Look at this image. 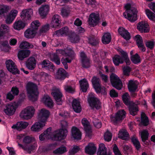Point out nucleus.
<instances>
[{
	"mask_svg": "<svg viewBox=\"0 0 155 155\" xmlns=\"http://www.w3.org/2000/svg\"><path fill=\"white\" fill-rule=\"evenodd\" d=\"M16 108V106L15 104L11 103L5 106L4 111L6 114L11 116L15 113Z\"/></svg>",
	"mask_w": 155,
	"mask_h": 155,
	"instance_id": "2eb2a0df",
	"label": "nucleus"
},
{
	"mask_svg": "<svg viewBox=\"0 0 155 155\" xmlns=\"http://www.w3.org/2000/svg\"><path fill=\"white\" fill-rule=\"evenodd\" d=\"M107 148L104 143H100L99 144L97 155H110L109 153H107Z\"/></svg>",
	"mask_w": 155,
	"mask_h": 155,
	"instance_id": "58836bf2",
	"label": "nucleus"
},
{
	"mask_svg": "<svg viewBox=\"0 0 155 155\" xmlns=\"http://www.w3.org/2000/svg\"><path fill=\"white\" fill-rule=\"evenodd\" d=\"M33 47V45L26 41L22 42L19 45V48L21 49L32 48Z\"/></svg>",
	"mask_w": 155,
	"mask_h": 155,
	"instance_id": "3c124183",
	"label": "nucleus"
},
{
	"mask_svg": "<svg viewBox=\"0 0 155 155\" xmlns=\"http://www.w3.org/2000/svg\"><path fill=\"white\" fill-rule=\"evenodd\" d=\"M112 135L111 133L109 131H107L104 134V137L105 140L109 142L111 140Z\"/></svg>",
	"mask_w": 155,
	"mask_h": 155,
	"instance_id": "052dcab7",
	"label": "nucleus"
},
{
	"mask_svg": "<svg viewBox=\"0 0 155 155\" xmlns=\"http://www.w3.org/2000/svg\"><path fill=\"white\" fill-rule=\"evenodd\" d=\"M35 139L31 136H26L24 138L23 142L25 143H29L35 141Z\"/></svg>",
	"mask_w": 155,
	"mask_h": 155,
	"instance_id": "4d7b16f0",
	"label": "nucleus"
},
{
	"mask_svg": "<svg viewBox=\"0 0 155 155\" xmlns=\"http://www.w3.org/2000/svg\"><path fill=\"white\" fill-rule=\"evenodd\" d=\"M11 9L9 6L0 5V15L7 13Z\"/></svg>",
	"mask_w": 155,
	"mask_h": 155,
	"instance_id": "de8ad7c7",
	"label": "nucleus"
},
{
	"mask_svg": "<svg viewBox=\"0 0 155 155\" xmlns=\"http://www.w3.org/2000/svg\"><path fill=\"white\" fill-rule=\"evenodd\" d=\"M67 151L65 147L62 146L54 150L53 153L56 154H61L66 152Z\"/></svg>",
	"mask_w": 155,
	"mask_h": 155,
	"instance_id": "a18cd8bd",
	"label": "nucleus"
},
{
	"mask_svg": "<svg viewBox=\"0 0 155 155\" xmlns=\"http://www.w3.org/2000/svg\"><path fill=\"white\" fill-rule=\"evenodd\" d=\"M138 84V82L136 81H129L128 84L129 91L131 92H134L137 88Z\"/></svg>",
	"mask_w": 155,
	"mask_h": 155,
	"instance_id": "72a5a7b5",
	"label": "nucleus"
},
{
	"mask_svg": "<svg viewBox=\"0 0 155 155\" xmlns=\"http://www.w3.org/2000/svg\"><path fill=\"white\" fill-rule=\"evenodd\" d=\"M30 51L28 50H21L18 53V56L19 59L22 60L28 57L30 54Z\"/></svg>",
	"mask_w": 155,
	"mask_h": 155,
	"instance_id": "f704fd0d",
	"label": "nucleus"
},
{
	"mask_svg": "<svg viewBox=\"0 0 155 155\" xmlns=\"http://www.w3.org/2000/svg\"><path fill=\"white\" fill-rule=\"evenodd\" d=\"M131 141L137 150H139L140 147V144L137 139L135 137L131 138Z\"/></svg>",
	"mask_w": 155,
	"mask_h": 155,
	"instance_id": "bf43d9fd",
	"label": "nucleus"
},
{
	"mask_svg": "<svg viewBox=\"0 0 155 155\" xmlns=\"http://www.w3.org/2000/svg\"><path fill=\"white\" fill-rule=\"evenodd\" d=\"M51 128L49 127L48 128L43 134L39 136V139L41 141L45 140L52 139L56 140L55 139V134H53L51 132Z\"/></svg>",
	"mask_w": 155,
	"mask_h": 155,
	"instance_id": "ddd939ff",
	"label": "nucleus"
},
{
	"mask_svg": "<svg viewBox=\"0 0 155 155\" xmlns=\"http://www.w3.org/2000/svg\"><path fill=\"white\" fill-rule=\"evenodd\" d=\"M81 123L84 127L86 136L89 137H91V136L92 130L89 122L86 118H84L81 120Z\"/></svg>",
	"mask_w": 155,
	"mask_h": 155,
	"instance_id": "f3484780",
	"label": "nucleus"
},
{
	"mask_svg": "<svg viewBox=\"0 0 155 155\" xmlns=\"http://www.w3.org/2000/svg\"><path fill=\"white\" fill-rule=\"evenodd\" d=\"M46 124L41 120L35 123L31 127V130L34 132H38L41 130Z\"/></svg>",
	"mask_w": 155,
	"mask_h": 155,
	"instance_id": "a211bd4d",
	"label": "nucleus"
},
{
	"mask_svg": "<svg viewBox=\"0 0 155 155\" xmlns=\"http://www.w3.org/2000/svg\"><path fill=\"white\" fill-rule=\"evenodd\" d=\"M25 26V23L21 20L15 21L13 25L14 29L18 30L23 29Z\"/></svg>",
	"mask_w": 155,
	"mask_h": 155,
	"instance_id": "ea45409f",
	"label": "nucleus"
},
{
	"mask_svg": "<svg viewBox=\"0 0 155 155\" xmlns=\"http://www.w3.org/2000/svg\"><path fill=\"white\" fill-rule=\"evenodd\" d=\"M123 101L124 103L127 105H129L130 104V97L127 93L124 94L122 97Z\"/></svg>",
	"mask_w": 155,
	"mask_h": 155,
	"instance_id": "603ef678",
	"label": "nucleus"
},
{
	"mask_svg": "<svg viewBox=\"0 0 155 155\" xmlns=\"http://www.w3.org/2000/svg\"><path fill=\"white\" fill-rule=\"evenodd\" d=\"M74 54V51L71 49H67L65 50L61 49L56 50L55 53L52 54L50 55V60L54 62L57 64L59 65L60 64V58L59 56L61 55H63L65 56H69L71 58H62L61 60L62 63L66 69L68 68L67 63H70L72 59L71 57Z\"/></svg>",
	"mask_w": 155,
	"mask_h": 155,
	"instance_id": "f257e3e1",
	"label": "nucleus"
},
{
	"mask_svg": "<svg viewBox=\"0 0 155 155\" xmlns=\"http://www.w3.org/2000/svg\"><path fill=\"white\" fill-rule=\"evenodd\" d=\"M119 34L126 40H129L130 38L129 33L123 27H120L118 29Z\"/></svg>",
	"mask_w": 155,
	"mask_h": 155,
	"instance_id": "473e14b6",
	"label": "nucleus"
},
{
	"mask_svg": "<svg viewBox=\"0 0 155 155\" xmlns=\"http://www.w3.org/2000/svg\"><path fill=\"white\" fill-rule=\"evenodd\" d=\"M50 113V111L45 108H42L38 110V119L46 124Z\"/></svg>",
	"mask_w": 155,
	"mask_h": 155,
	"instance_id": "6e6552de",
	"label": "nucleus"
},
{
	"mask_svg": "<svg viewBox=\"0 0 155 155\" xmlns=\"http://www.w3.org/2000/svg\"><path fill=\"white\" fill-rule=\"evenodd\" d=\"M40 25L41 23L38 21L35 20L31 23L30 28L37 32V30Z\"/></svg>",
	"mask_w": 155,
	"mask_h": 155,
	"instance_id": "c03bdc74",
	"label": "nucleus"
},
{
	"mask_svg": "<svg viewBox=\"0 0 155 155\" xmlns=\"http://www.w3.org/2000/svg\"><path fill=\"white\" fill-rule=\"evenodd\" d=\"M62 129L55 132V139L57 140H61L65 138L67 134L68 131L66 127L68 126L67 122L64 120L61 122Z\"/></svg>",
	"mask_w": 155,
	"mask_h": 155,
	"instance_id": "20e7f679",
	"label": "nucleus"
},
{
	"mask_svg": "<svg viewBox=\"0 0 155 155\" xmlns=\"http://www.w3.org/2000/svg\"><path fill=\"white\" fill-rule=\"evenodd\" d=\"M146 14L150 20L155 21V14L148 9L145 10Z\"/></svg>",
	"mask_w": 155,
	"mask_h": 155,
	"instance_id": "6e6d98bb",
	"label": "nucleus"
},
{
	"mask_svg": "<svg viewBox=\"0 0 155 155\" xmlns=\"http://www.w3.org/2000/svg\"><path fill=\"white\" fill-rule=\"evenodd\" d=\"M26 89L29 99L33 101L37 100L39 94L37 85L33 83L29 82L27 84Z\"/></svg>",
	"mask_w": 155,
	"mask_h": 155,
	"instance_id": "f03ea898",
	"label": "nucleus"
},
{
	"mask_svg": "<svg viewBox=\"0 0 155 155\" xmlns=\"http://www.w3.org/2000/svg\"><path fill=\"white\" fill-rule=\"evenodd\" d=\"M64 88L66 91L69 93H72L74 91V88L69 85H64Z\"/></svg>",
	"mask_w": 155,
	"mask_h": 155,
	"instance_id": "0e129e2a",
	"label": "nucleus"
},
{
	"mask_svg": "<svg viewBox=\"0 0 155 155\" xmlns=\"http://www.w3.org/2000/svg\"><path fill=\"white\" fill-rule=\"evenodd\" d=\"M131 59L132 62L135 64H137L140 62V57L137 54L132 55Z\"/></svg>",
	"mask_w": 155,
	"mask_h": 155,
	"instance_id": "5fc2aeb1",
	"label": "nucleus"
},
{
	"mask_svg": "<svg viewBox=\"0 0 155 155\" xmlns=\"http://www.w3.org/2000/svg\"><path fill=\"white\" fill-rule=\"evenodd\" d=\"M111 83L113 87L120 90L122 86V84L119 77L115 74L112 73L110 75Z\"/></svg>",
	"mask_w": 155,
	"mask_h": 155,
	"instance_id": "1a4fd4ad",
	"label": "nucleus"
},
{
	"mask_svg": "<svg viewBox=\"0 0 155 155\" xmlns=\"http://www.w3.org/2000/svg\"><path fill=\"white\" fill-rule=\"evenodd\" d=\"M80 57L82 67L84 68L89 67L90 66L89 59L83 52L80 53Z\"/></svg>",
	"mask_w": 155,
	"mask_h": 155,
	"instance_id": "6ab92c4d",
	"label": "nucleus"
},
{
	"mask_svg": "<svg viewBox=\"0 0 155 155\" xmlns=\"http://www.w3.org/2000/svg\"><path fill=\"white\" fill-rule=\"evenodd\" d=\"M49 9V7L48 5H42L38 9L39 13L41 16L45 17L48 14Z\"/></svg>",
	"mask_w": 155,
	"mask_h": 155,
	"instance_id": "2f4dec72",
	"label": "nucleus"
},
{
	"mask_svg": "<svg viewBox=\"0 0 155 155\" xmlns=\"http://www.w3.org/2000/svg\"><path fill=\"white\" fill-rule=\"evenodd\" d=\"M68 28L67 27H65L54 32L53 33V35L57 36H65L68 35Z\"/></svg>",
	"mask_w": 155,
	"mask_h": 155,
	"instance_id": "393cba45",
	"label": "nucleus"
},
{
	"mask_svg": "<svg viewBox=\"0 0 155 155\" xmlns=\"http://www.w3.org/2000/svg\"><path fill=\"white\" fill-rule=\"evenodd\" d=\"M98 20L99 17L98 15L94 13H92L90 15L88 21L89 24L93 26L96 25Z\"/></svg>",
	"mask_w": 155,
	"mask_h": 155,
	"instance_id": "a878e982",
	"label": "nucleus"
},
{
	"mask_svg": "<svg viewBox=\"0 0 155 155\" xmlns=\"http://www.w3.org/2000/svg\"><path fill=\"white\" fill-rule=\"evenodd\" d=\"M69 39L72 43H77L79 40V38L78 36L69 37Z\"/></svg>",
	"mask_w": 155,
	"mask_h": 155,
	"instance_id": "774afa93",
	"label": "nucleus"
},
{
	"mask_svg": "<svg viewBox=\"0 0 155 155\" xmlns=\"http://www.w3.org/2000/svg\"><path fill=\"white\" fill-rule=\"evenodd\" d=\"M129 136V134L125 129H122L119 130L118 134V137L123 140L127 139Z\"/></svg>",
	"mask_w": 155,
	"mask_h": 155,
	"instance_id": "a19ab883",
	"label": "nucleus"
},
{
	"mask_svg": "<svg viewBox=\"0 0 155 155\" xmlns=\"http://www.w3.org/2000/svg\"><path fill=\"white\" fill-rule=\"evenodd\" d=\"M91 81L97 93H101L104 95L106 94L107 92L105 88L104 87H101L100 80L99 78L94 77L93 78Z\"/></svg>",
	"mask_w": 155,
	"mask_h": 155,
	"instance_id": "423d86ee",
	"label": "nucleus"
},
{
	"mask_svg": "<svg viewBox=\"0 0 155 155\" xmlns=\"http://www.w3.org/2000/svg\"><path fill=\"white\" fill-rule=\"evenodd\" d=\"M141 137L143 142H145L148 140L149 133L147 130H143L140 132Z\"/></svg>",
	"mask_w": 155,
	"mask_h": 155,
	"instance_id": "8fccbe9b",
	"label": "nucleus"
},
{
	"mask_svg": "<svg viewBox=\"0 0 155 155\" xmlns=\"http://www.w3.org/2000/svg\"><path fill=\"white\" fill-rule=\"evenodd\" d=\"M49 29V27L48 25H46L43 26L40 28L39 31L38 32V35H42L44 33L46 32Z\"/></svg>",
	"mask_w": 155,
	"mask_h": 155,
	"instance_id": "13d9d810",
	"label": "nucleus"
},
{
	"mask_svg": "<svg viewBox=\"0 0 155 155\" xmlns=\"http://www.w3.org/2000/svg\"><path fill=\"white\" fill-rule=\"evenodd\" d=\"M61 15L63 17H67L70 13V11L68 9L62 8L61 10Z\"/></svg>",
	"mask_w": 155,
	"mask_h": 155,
	"instance_id": "680f3d73",
	"label": "nucleus"
},
{
	"mask_svg": "<svg viewBox=\"0 0 155 155\" xmlns=\"http://www.w3.org/2000/svg\"><path fill=\"white\" fill-rule=\"evenodd\" d=\"M51 95L53 96L58 105H61L62 103L61 98L62 94L59 89L54 87L52 89Z\"/></svg>",
	"mask_w": 155,
	"mask_h": 155,
	"instance_id": "9b49d317",
	"label": "nucleus"
},
{
	"mask_svg": "<svg viewBox=\"0 0 155 155\" xmlns=\"http://www.w3.org/2000/svg\"><path fill=\"white\" fill-rule=\"evenodd\" d=\"M61 17L58 15H54L51 23V26L52 28H56L61 23Z\"/></svg>",
	"mask_w": 155,
	"mask_h": 155,
	"instance_id": "4be33fe9",
	"label": "nucleus"
},
{
	"mask_svg": "<svg viewBox=\"0 0 155 155\" xmlns=\"http://www.w3.org/2000/svg\"><path fill=\"white\" fill-rule=\"evenodd\" d=\"M71 134V137L75 140H79L81 139V132L78 129L75 127L72 128Z\"/></svg>",
	"mask_w": 155,
	"mask_h": 155,
	"instance_id": "b1692460",
	"label": "nucleus"
},
{
	"mask_svg": "<svg viewBox=\"0 0 155 155\" xmlns=\"http://www.w3.org/2000/svg\"><path fill=\"white\" fill-rule=\"evenodd\" d=\"M35 112V110L33 107L28 106L21 111L20 117L23 119L28 120L33 117Z\"/></svg>",
	"mask_w": 155,
	"mask_h": 155,
	"instance_id": "39448f33",
	"label": "nucleus"
},
{
	"mask_svg": "<svg viewBox=\"0 0 155 155\" xmlns=\"http://www.w3.org/2000/svg\"><path fill=\"white\" fill-rule=\"evenodd\" d=\"M126 9L125 12L123 14L125 18L131 22H134L137 19V11L134 8L131 7L130 5L127 4L125 5Z\"/></svg>",
	"mask_w": 155,
	"mask_h": 155,
	"instance_id": "7ed1b4c3",
	"label": "nucleus"
},
{
	"mask_svg": "<svg viewBox=\"0 0 155 155\" xmlns=\"http://www.w3.org/2000/svg\"><path fill=\"white\" fill-rule=\"evenodd\" d=\"M5 64L7 69L10 72L15 74L19 73V71L18 70L16 65L12 60H8L7 61Z\"/></svg>",
	"mask_w": 155,
	"mask_h": 155,
	"instance_id": "4468645a",
	"label": "nucleus"
},
{
	"mask_svg": "<svg viewBox=\"0 0 155 155\" xmlns=\"http://www.w3.org/2000/svg\"><path fill=\"white\" fill-rule=\"evenodd\" d=\"M123 70L124 74L126 76H128L131 71V68L127 66L124 68Z\"/></svg>",
	"mask_w": 155,
	"mask_h": 155,
	"instance_id": "338daca9",
	"label": "nucleus"
},
{
	"mask_svg": "<svg viewBox=\"0 0 155 155\" xmlns=\"http://www.w3.org/2000/svg\"><path fill=\"white\" fill-rule=\"evenodd\" d=\"M89 43L92 45H96L98 43V40L93 38H90L89 39Z\"/></svg>",
	"mask_w": 155,
	"mask_h": 155,
	"instance_id": "e2e57ef3",
	"label": "nucleus"
},
{
	"mask_svg": "<svg viewBox=\"0 0 155 155\" xmlns=\"http://www.w3.org/2000/svg\"><path fill=\"white\" fill-rule=\"evenodd\" d=\"M113 62L115 65L118 66L120 64L123 63V58L120 56L116 55L113 58Z\"/></svg>",
	"mask_w": 155,
	"mask_h": 155,
	"instance_id": "09e8293b",
	"label": "nucleus"
},
{
	"mask_svg": "<svg viewBox=\"0 0 155 155\" xmlns=\"http://www.w3.org/2000/svg\"><path fill=\"white\" fill-rule=\"evenodd\" d=\"M66 75V72L65 70L62 68H60L58 70L55 75V78L56 79L62 80L65 78Z\"/></svg>",
	"mask_w": 155,
	"mask_h": 155,
	"instance_id": "c756f323",
	"label": "nucleus"
},
{
	"mask_svg": "<svg viewBox=\"0 0 155 155\" xmlns=\"http://www.w3.org/2000/svg\"><path fill=\"white\" fill-rule=\"evenodd\" d=\"M38 32L30 28L27 29L25 32L24 35L25 38H33Z\"/></svg>",
	"mask_w": 155,
	"mask_h": 155,
	"instance_id": "e433bc0d",
	"label": "nucleus"
},
{
	"mask_svg": "<svg viewBox=\"0 0 155 155\" xmlns=\"http://www.w3.org/2000/svg\"><path fill=\"white\" fill-rule=\"evenodd\" d=\"M33 14V11L31 8L23 10L20 13L21 18L25 20H30Z\"/></svg>",
	"mask_w": 155,
	"mask_h": 155,
	"instance_id": "f8f14e48",
	"label": "nucleus"
},
{
	"mask_svg": "<svg viewBox=\"0 0 155 155\" xmlns=\"http://www.w3.org/2000/svg\"><path fill=\"white\" fill-rule=\"evenodd\" d=\"M111 36L109 33H105L102 38V41L104 44L109 43L111 40Z\"/></svg>",
	"mask_w": 155,
	"mask_h": 155,
	"instance_id": "37998d69",
	"label": "nucleus"
},
{
	"mask_svg": "<svg viewBox=\"0 0 155 155\" xmlns=\"http://www.w3.org/2000/svg\"><path fill=\"white\" fill-rule=\"evenodd\" d=\"M119 51L122 54V58L124 59L127 65H130V61L128 58L127 53L122 50L120 49Z\"/></svg>",
	"mask_w": 155,
	"mask_h": 155,
	"instance_id": "49530a36",
	"label": "nucleus"
},
{
	"mask_svg": "<svg viewBox=\"0 0 155 155\" xmlns=\"http://www.w3.org/2000/svg\"><path fill=\"white\" fill-rule=\"evenodd\" d=\"M126 114L124 110L118 111L116 113L114 117L111 118V121L114 124H116L125 117Z\"/></svg>",
	"mask_w": 155,
	"mask_h": 155,
	"instance_id": "9d476101",
	"label": "nucleus"
},
{
	"mask_svg": "<svg viewBox=\"0 0 155 155\" xmlns=\"http://www.w3.org/2000/svg\"><path fill=\"white\" fill-rule=\"evenodd\" d=\"M141 123L145 126H146L149 124L148 118L143 113H142L141 114Z\"/></svg>",
	"mask_w": 155,
	"mask_h": 155,
	"instance_id": "864d4df0",
	"label": "nucleus"
},
{
	"mask_svg": "<svg viewBox=\"0 0 155 155\" xmlns=\"http://www.w3.org/2000/svg\"><path fill=\"white\" fill-rule=\"evenodd\" d=\"M40 64L41 65L42 68L51 71L54 70V66L48 60H44L40 63Z\"/></svg>",
	"mask_w": 155,
	"mask_h": 155,
	"instance_id": "7c9ffc66",
	"label": "nucleus"
},
{
	"mask_svg": "<svg viewBox=\"0 0 155 155\" xmlns=\"http://www.w3.org/2000/svg\"><path fill=\"white\" fill-rule=\"evenodd\" d=\"M138 30L141 33H147L149 31L150 27L147 22L145 21H141L137 25Z\"/></svg>",
	"mask_w": 155,
	"mask_h": 155,
	"instance_id": "dca6fc26",
	"label": "nucleus"
},
{
	"mask_svg": "<svg viewBox=\"0 0 155 155\" xmlns=\"http://www.w3.org/2000/svg\"><path fill=\"white\" fill-rule=\"evenodd\" d=\"M28 125V122L26 121H21L17 122L15 124L13 125L12 128L20 131L26 128Z\"/></svg>",
	"mask_w": 155,
	"mask_h": 155,
	"instance_id": "412c9836",
	"label": "nucleus"
},
{
	"mask_svg": "<svg viewBox=\"0 0 155 155\" xmlns=\"http://www.w3.org/2000/svg\"><path fill=\"white\" fill-rule=\"evenodd\" d=\"M9 28L5 24H2L0 26V38L6 33L9 32Z\"/></svg>",
	"mask_w": 155,
	"mask_h": 155,
	"instance_id": "79ce46f5",
	"label": "nucleus"
},
{
	"mask_svg": "<svg viewBox=\"0 0 155 155\" xmlns=\"http://www.w3.org/2000/svg\"><path fill=\"white\" fill-rule=\"evenodd\" d=\"M72 107L76 113H80L82 110L80 101L76 99H74L72 103Z\"/></svg>",
	"mask_w": 155,
	"mask_h": 155,
	"instance_id": "c85d7f7f",
	"label": "nucleus"
},
{
	"mask_svg": "<svg viewBox=\"0 0 155 155\" xmlns=\"http://www.w3.org/2000/svg\"><path fill=\"white\" fill-rule=\"evenodd\" d=\"M88 101L91 107L93 109H99L101 107V103L99 100L96 97L94 93H91L89 95Z\"/></svg>",
	"mask_w": 155,
	"mask_h": 155,
	"instance_id": "0eeeda50",
	"label": "nucleus"
},
{
	"mask_svg": "<svg viewBox=\"0 0 155 155\" xmlns=\"http://www.w3.org/2000/svg\"><path fill=\"white\" fill-rule=\"evenodd\" d=\"M140 104V102L137 101L130 106L129 110L130 114L131 115L134 116L137 114V112L138 111V107L137 105Z\"/></svg>",
	"mask_w": 155,
	"mask_h": 155,
	"instance_id": "c9c22d12",
	"label": "nucleus"
},
{
	"mask_svg": "<svg viewBox=\"0 0 155 155\" xmlns=\"http://www.w3.org/2000/svg\"><path fill=\"white\" fill-rule=\"evenodd\" d=\"M80 150L79 147L76 145H74L73 148L70 151V153L71 154H73L77 153Z\"/></svg>",
	"mask_w": 155,
	"mask_h": 155,
	"instance_id": "69168bd1",
	"label": "nucleus"
},
{
	"mask_svg": "<svg viewBox=\"0 0 155 155\" xmlns=\"http://www.w3.org/2000/svg\"><path fill=\"white\" fill-rule=\"evenodd\" d=\"M96 149V147L94 144L92 143H90L85 147V151L86 153L92 155L95 153Z\"/></svg>",
	"mask_w": 155,
	"mask_h": 155,
	"instance_id": "aec40b11",
	"label": "nucleus"
},
{
	"mask_svg": "<svg viewBox=\"0 0 155 155\" xmlns=\"http://www.w3.org/2000/svg\"><path fill=\"white\" fill-rule=\"evenodd\" d=\"M79 83L82 91L84 92H86L89 87L87 81L85 78H84L80 80Z\"/></svg>",
	"mask_w": 155,
	"mask_h": 155,
	"instance_id": "4c0bfd02",
	"label": "nucleus"
},
{
	"mask_svg": "<svg viewBox=\"0 0 155 155\" xmlns=\"http://www.w3.org/2000/svg\"><path fill=\"white\" fill-rule=\"evenodd\" d=\"M41 101L47 107L51 108L53 107V102L50 97L48 95H45L42 99Z\"/></svg>",
	"mask_w": 155,
	"mask_h": 155,
	"instance_id": "5701e85b",
	"label": "nucleus"
},
{
	"mask_svg": "<svg viewBox=\"0 0 155 155\" xmlns=\"http://www.w3.org/2000/svg\"><path fill=\"white\" fill-rule=\"evenodd\" d=\"M36 60L34 57H30L28 60L26 64V67L30 70H33L36 67Z\"/></svg>",
	"mask_w": 155,
	"mask_h": 155,
	"instance_id": "bb28decb",
	"label": "nucleus"
},
{
	"mask_svg": "<svg viewBox=\"0 0 155 155\" xmlns=\"http://www.w3.org/2000/svg\"><path fill=\"white\" fill-rule=\"evenodd\" d=\"M135 40L140 50L143 51H145V48L144 46L141 37L139 35H136L135 37Z\"/></svg>",
	"mask_w": 155,
	"mask_h": 155,
	"instance_id": "cd10ccee",
	"label": "nucleus"
}]
</instances>
